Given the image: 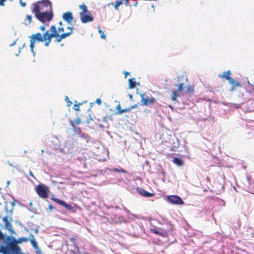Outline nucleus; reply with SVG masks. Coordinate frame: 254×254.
Returning a JSON list of instances; mask_svg holds the SVG:
<instances>
[{
    "mask_svg": "<svg viewBox=\"0 0 254 254\" xmlns=\"http://www.w3.org/2000/svg\"><path fill=\"white\" fill-rule=\"evenodd\" d=\"M0 243L4 245H7L12 246L18 245V239H16L14 236L7 235L4 234L0 229Z\"/></svg>",
    "mask_w": 254,
    "mask_h": 254,
    "instance_id": "f257e3e1",
    "label": "nucleus"
},
{
    "mask_svg": "<svg viewBox=\"0 0 254 254\" xmlns=\"http://www.w3.org/2000/svg\"><path fill=\"white\" fill-rule=\"evenodd\" d=\"M51 199L57 204L62 206L64 208L70 212H75L76 211L77 205L73 202L67 203L62 199L55 197L54 195L52 196Z\"/></svg>",
    "mask_w": 254,
    "mask_h": 254,
    "instance_id": "f03ea898",
    "label": "nucleus"
},
{
    "mask_svg": "<svg viewBox=\"0 0 254 254\" xmlns=\"http://www.w3.org/2000/svg\"><path fill=\"white\" fill-rule=\"evenodd\" d=\"M35 190L40 197L44 199L49 197L50 190L46 185L40 183L35 187Z\"/></svg>",
    "mask_w": 254,
    "mask_h": 254,
    "instance_id": "7ed1b4c3",
    "label": "nucleus"
},
{
    "mask_svg": "<svg viewBox=\"0 0 254 254\" xmlns=\"http://www.w3.org/2000/svg\"><path fill=\"white\" fill-rule=\"evenodd\" d=\"M35 17L43 23L50 22L54 17L53 11V10L41 11L39 14H37Z\"/></svg>",
    "mask_w": 254,
    "mask_h": 254,
    "instance_id": "20e7f679",
    "label": "nucleus"
},
{
    "mask_svg": "<svg viewBox=\"0 0 254 254\" xmlns=\"http://www.w3.org/2000/svg\"><path fill=\"white\" fill-rule=\"evenodd\" d=\"M2 221L4 222V225L0 223V227L1 229H4L9 231L11 235L15 234V231L12 228V225L11 223V220L9 219V216L6 215L3 217Z\"/></svg>",
    "mask_w": 254,
    "mask_h": 254,
    "instance_id": "39448f33",
    "label": "nucleus"
},
{
    "mask_svg": "<svg viewBox=\"0 0 254 254\" xmlns=\"http://www.w3.org/2000/svg\"><path fill=\"white\" fill-rule=\"evenodd\" d=\"M166 200L170 204L174 205H183L184 204V201L182 198L177 195H170L167 196Z\"/></svg>",
    "mask_w": 254,
    "mask_h": 254,
    "instance_id": "423d86ee",
    "label": "nucleus"
},
{
    "mask_svg": "<svg viewBox=\"0 0 254 254\" xmlns=\"http://www.w3.org/2000/svg\"><path fill=\"white\" fill-rule=\"evenodd\" d=\"M0 254H16L15 247L0 243Z\"/></svg>",
    "mask_w": 254,
    "mask_h": 254,
    "instance_id": "0eeeda50",
    "label": "nucleus"
},
{
    "mask_svg": "<svg viewBox=\"0 0 254 254\" xmlns=\"http://www.w3.org/2000/svg\"><path fill=\"white\" fill-rule=\"evenodd\" d=\"M80 20L83 23H87L92 22L94 20V17L90 11L85 13L80 12L79 13Z\"/></svg>",
    "mask_w": 254,
    "mask_h": 254,
    "instance_id": "6e6552de",
    "label": "nucleus"
},
{
    "mask_svg": "<svg viewBox=\"0 0 254 254\" xmlns=\"http://www.w3.org/2000/svg\"><path fill=\"white\" fill-rule=\"evenodd\" d=\"M141 97V102L142 106H150L152 105L155 102V99L151 96L149 98L144 97V94H139Z\"/></svg>",
    "mask_w": 254,
    "mask_h": 254,
    "instance_id": "1a4fd4ad",
    "label": "nucleus"
},
{
    "mask_svg": "<svg viewBox=\"0 0 254 254\" xmlns=\"http://www.w3.org/2000/svg\"><path fill=\"white\" fill-rule=\"evenodd\" d=\"M30 38V44L35 45V43L36 42H43V35H42L40 33H37L35 34H32L30 36H29Z\"/></svg>",
    "mask_w": 254,
    "mask_h": 254,
    "instance_id": "9d476101",
    "label": "nucleus"
},
{
    "mask_svg": "<svg viewBox=\"0 0 254 254\" xmlns=\"http://www.w3.org/2000/svg\"><path fill=\"white\" fill-rule=\"evenodd\" d=\"M63 19L68 24H71L72 20L73 19V14L71 11H67L64 13L63 15Z\"/></svg>",
    "mask_w": 254,
    "mask_h": 254,
    "instance_id": "9b49d317",
    "label": "nucleus"
},
{
    "mask_svg": "<svg viewBox=\"0 0 254 254\" xmlns=\"http://www.w3.org/2000/svg\"><path fill=\"white\" fill-rule=\"evenodd\" d=\"M229 82L231 85V87L230 89L231 92H233L235 90L237 87L242 86L241 83L233 79L232 77L229 80Z\"/></svg>",
    "mask_w": 254,
    "mask_h": 254,
    "instance_id": "f8f14e48",
    "label": "nucleus"
},
{
    "mask_svg": "<svg viewBox=\"0 0 254 254\" xmlns=\"http://www.w3.org/2000/svg\"><path fill=\"white\" fill-rule=\"evenodd\" d=\"M72 33L73 31H70L68 32L63 33L61 35H60L59 33H58V36H57L56 37V41L57 42L60 43L61 42L62 39H65L66 37L69 36L70 35L72 34Z\"/></svg>",
    "mask_w": 254,
    "mask_h": 254,
    "instance_id": "ddd939ff",
    "label": "nucleus"
},
{
    "mask_svg": "<svg viewBox=\"0 0 254 254\" xmlns=\"http://www.w3.org/2000/svg\"><path fill=\"white\" fill-rule=\"evenodd\" d=\"M33 8L32 9V11L33 13L35 14V17L36 16L37 14H39L41 12L40 6L38 3H34L32 4Z\"/></svg>",
    "mask_w": 254,
    "mask_h": 254,
    "instance_id": "4468645a",
    "label": "nucleus"
},
{
    "mask_svg": "<svg viewBox=\"0 0 254 254\" xmlns=\"http://www.w3.org/2000/svg\"><path fill=\"white\" fill-rule=\"evenodd\" d=\"M173 162L174 164L179 167L183 166L184 163L183 160L182 158L178 157H174Z\"/></svg>",
    "mask_w": 254,
    "mask_h": 254,
    "instance_id": "2eb2a0df",
    "label": "nucleus"
},
{
    "mask_svg": "<svg viewBox=\"0 0 254 254\" xmlns=\"http://www.w3.org/2000/svg\"><path fill=\"white\" fill-rule=\"evenodd\" d=\"M231 74V71L228 70L227 71L223 72L222 74H219V77L221 78H224L229 81L232 78V77L230 76Z\"/></svg>",
    "mask_w": 254,
    "mask_h": 254,
    "instance_id": "dca6fc26",
    "label": "nucleus"
},
{
    "mask_svg": "<svg viewBox=\"0 0 254 254\" xmlns=\"http://www.w3.org/2000/svg\"><path fill=\"white\" fill-rule=\"evenodd\" d=\"M39 3L42 4L45 7H50V10H52V3L50 0H42L39 1Z\"/></svg>",
    "mask_w": 254,
    "mask_h": 254,
    "instance_id": "f3484780",
    "label": "nucleus"
},
{
    "mask_svg": "<svg viewBox=\"0 0 254 254\" xmlns=\"http://www.w3.org/2000/svg\"><path fill=\"white\" fill-rule=\"evenodd\" d=\"M136 84L135 78H129L128 79V88L129 89H134Z\"/></svg>",
    "mask_w": 254,
    "mask_h": 254,
    "instance_id": "a211bd4d",
    "label": "nucleus"
},
{
    "mask_svg": "<svg viewBox=\"0 0 254 254\" xmlns=\"http://www.w3.org/2000/svg\"><path fill=\"white\" fill-rule=\"evenodd\" d=\"M43 37L44 41L46 39H52V38H54V37L51 34L49 30H47L45 33H43Z\"/></svg>",
    "mask_w": 254,
    "mask_h": 254,
    "instance_id": "6ab92c4d",
    "label": "nucleus"
},
{
    "mask_svg": "<svg viewBox=\"0 0 254 254\" xmlns=\"http://www.w3.org/2000/svg\"><path fill=\"white\" fill-rule=\"evenodd\" d=\"M32 16L30 15H28L27 14L26 16V18L25 19V21L23 24L27 26H29L31 24V22H32Z\"/></svg>",
    "mask_w": 254,
    "mask_h": 254,
    "instance_id": "aec40b11",
    "label": "nucleus"
},
{
    "mask_svg": "<svg viewBox=\"0 0 254 254\" xmlns=\"http://www.w3.org/2000/svg\"><path fill=\"white\" fill-rule=\"evenodd\" d=\"M74 247L75 249V250L71 251V253L73 254H89L88 253L84 252V253H81L79 251L78 246L76 244L74 245Z\"/></svg>",
    "mask_w": 254,
    "mask_h": 254,
    "instance_id": "412c9836",
    "label": "nucleus"
},
{
    "mask_svg": "<svg viewBox=\"0 0 254 254\" xmlns=\"http://www.w3.org/2000/svg\"><path fill=\"white\" fill-rule=\"evenodd\" d=\"M70 125L72 127L73 131L78 134L79 135L82 133V132L80 128L79 127H76L75 125L73 124V123L70 122Z\"/></svg>",
    "mask_w": 254,
    "mask_h": 254,
    "instance_id": "4be33fe9",
    "label": "nucleus"
},
{
    "mask_svg": "<svg viewBox=\"0 0 254 254\" xmlns=\"http://www.w3.org/2000/svg\"><path fill=\"white\" fill-rule=\"evenodd\" d=\"M50 31L51 34L54 36L55 38L58 36L59 32L57 31V29L55 25H52L50 27Z\"/></svg>",
    "mask_w": 254,
    "mask_h": 254,
    "instance_id": "5701e85b",
    "label": "nucleus"
},
{
    "mask_svg": "<svg viewBox=\"0 0 254 254\" xmlns=\"http://www.w3.org/2000/svg\"><path fill=\"white\" fill-rule=\"evenodd\" d=\"M136 191L141 196H143V197L145 196V193L147 191L143 188H140V187L136 188Z\"/></svg>",
    "mask_w": 254,
    "mask_h": 254,
    "instance_id": "b1692460",
    "label": "nucleus"
},
{
    "mask_svg": "<svg viewBox=\"0 0 254 254\" xmlns=\"http://www.w3.org/2000/svg\"><path fill=\"white\" fill-rule=\"evenodd\" d=\"M179 147V143L178 139H176V141H174L172 146L171 147V150L174 151H176Z\"/></svg>",
    "mask_w": 254,
    "mask_h": 254,
    "instance_id": "393cba45",
    "label": "nucleus"
},
{
    "mask_svg": "<svg viewBox=\"0 0 254 254\" xmlns=\"http://www.w3.org/2000/svg\"><path fill=\"white\" fill-rule=\"evenodd\" d=\"M80 137L85 140L86 143H88L89 142V140L90 139V136L86 133L82 132L80 135Z\"/></svg>",
    "mask_w": 254,
    "mask_h": 254,
    "instance_id": "a878e982",
    "label": "nucleus"
},
{
    "mask_svg": "<svg viewBox=\"0 0 254 254\" xmlns=\"http://www.w3.org/2000/svg\"><path fill=\"white\" fill-rule=\"evenodd\" d=\"M179 96L178 93V91L176 90H173L172 91V94L171 96V100L173 101H175L177 100V98Z\"/></svg>",
    "mask_w": 254,
    "mask_h": 254,
    "instance_id": "bb28decb",
    "label": "nucleus"
},
{
    "mask_svg": "<svg viewBox=\"0 0 254 254\" xmlns=\"http://www.w3.org/2000/svg\"><path fill=\"white\" fill-rule=\"evenodd\" d=\"M151 231L154 234L159 235L161 236H164L165 234L163 232H160L157 228L151 229Z\"/></svg>",
    "mask_w": 254,
    "mask_h": 254,
    "instance_id": "cd10ccee",
    "label": "nucleus"
},
{
    "mask_svg": "<svg viewBox=\"0 0 254 254\" xmlns=\"http://www.w3.org/2000/svg\"><path fill=\"white\" fill-rule=\"evenodd\" d=\"M18 244L29 241L27 237H22L18 239Z\"/></svg>",
    "mask_w": 254,
    "mask_h": 254,
    "instance_id": "c85d7f7f",
    "label": "nucleus"
},
{
    "mask_svg": "<svg viewBox=\"0 0 254 254\" xmlns=\"http://www.w3.org/2000/svg\"><path fill=\"white\" fill-rule=\"evenodd\" d=\"M30 242H31V245L34 249H37L39 248L37 242L36 241V239H32Z\"/></svg>",
    "mask_w": 254,
    "mask_h": 254,
    "instance_id": "c756f323",
    "label": "nucleus"
},
{
    "mask_svg": "<svg viewBox=\"0 0 254 254\" xmlns=\"http://www.w3.org/2000/svg\"><path fill=\"white\" fill-rule=\"evenodd\" d=\"M69 123L70 124V122L73 123V124L75 125V124L77 125H79L81 123V119L79 118H77L76 119H74V120H72L71 119L69 120Z\"/></svg>",
    "mask_w": 254,
    "mask_h": 254,
    "instance_id": "7c9ffc66",
    "label": "nucleus"
},
{
    "mask_svg": "<svg viewBox=\"0 0 254 254\" xmlns=\"http://www.w3.org/2000/svg\"><path fill=\"white\" fill-rule=\"evenodd\" d=\"M15 249L16 254H25V253H22L21 248L19 246L17 245L15 247Z\"/></svg>",
    "mask_w": 254,
    "mask_h": 254,
    "instance_id": "2f4dec72",
    "label": "nucleus"
},
{
    "mask_svg": "<svg viewBox=\"0 0 254 254\" xmlns=\"http://www.w3.org/2000/svg\"><path fill=\"white\" fill-rule=\"evenodd\" d=\"M79 8L80 9L82 10L81 12L85 13L86 12L88 11L89 10L87 9V7L84 4H82L79 5Z\"/></svg>",
    "mask_w": 254,
    "mask_h": 254,
    "instance_id": "473e14b6",
    "label": "nucleus"
},
{
    "mask_svg": "<svg viewBox=\"0 0 254 254\" xmlns=\"http://www.w3.org/2000/svg\"><path fill=\"white\" fill-rule=\"evenodd\" d=\"M111 171L119 172V173H127V172L123 169H118L117 168H114L113 169H111Z\"/></svg>",
    "mask_w": 254,
    "mask_h": 254,
    "instance_id": "72a5a7b5",
    "label": "nucleus"
},
{
    "mask_svg": "<svg viewBox=\"0 0 254 254\" xmlns=\"http://www.w3.org/2000/svg\"><path fill=\"white\" fill-rule=\"evenodd\" d=\"M11 197L13 199V201L10 202V204L11 205V208H13L14 209V207L15 206L16 202H19V201L17 200L16 198H15L13 196L11 195Z\"/></svg>",
    "mask_w": 254,
    "mask_h": 254,
    "instance_id": "f704fd0d",
    "label": "nucleus"
},
{
    "mask_svg": "<svg viewBox=\"0 0 254 254\" xmlns=\"http://www.w3.org/2000/svg\"><path fill=\"white\" fill-rule=\"evenodd\" d=\"M123 0H118L116 1V3L115 4V8L116 10H118L119 6H120L121 4H123Z\"/></svg>",
    "mask_w": 254,
    "mask_h": 254,
    "instance_id": "c9c22d12",
    "label": "nucleus"
},
{
    "mask_svg": "<svg viewBox=\"0 0 254 254\" xmlns=\"http://www.w3.org/2000/svg\"><path fill=\"white\" fill-rule=\"evenodd\" d=\"M98 32L100 34V37L102 39H105L106 35L104 32L100 29V26L98 27Z\"/></svg>",
    "mask_w": 254,
    "mask_h": 254,
    "instance_id": "e433bc0d",
    "label": "nucleus"
},
{
    "mask_svg": "<svg viewBox=\"0 0 254 254\" xmlns=\"http://www.w3.org/2000/svg\"><path fill=\"white\" fill-rule=\"evenodd\" d=\"M157 174H159L160 177H161V176L164 177L165 175V172L162 168L158 169Z\"/></svg>",
    "mask_w": 254,
    "mask_h": 254,
    "instance_id": "4c0bfd02",
    "label": "nucleus"
},
{
    "mask_svg": "<svg viewBox=\"0 0 254 254\" xmlns=\"http://www.w3.org/2000/svg\"><path fill=\"white\" fill-rule=\"evenodd\" d=\"M13 211H14V209L13 208H11V209L10 210H8V212L7 213L6 215L9 216V219H10V220H12L11 216L13 214Z\"/></svg>",
    "mask_w": 254,
    "mask_h": 254,
    "instance_id": "58836bf2",
    "label": "nucleus"
},
{
    "mask_svg": "<svg viewBox=\"0 0 254 254\" xmlns=\"http://www.w3.org/2000/svg\"><path fill=\"white\" fill-rule=\"evenodd\" d=\"M124 208V210L128 214H130L132 216H134V217L135 218H137V216L136 214H133L132 213H131V212L128 210L126 207H123Z\"/></svg>",
    "mask_w": 254,
    "mask_h": 254,
    "instance_id": "ea45409f",
    "label": "nucleus"
},
{
    "mask_svg": "<svg viewBox=\"0 0 254 254\" xmlns=\"http://www.w3.org/2000/svg\"><path fill=\"white\" fill-rule=\"evenodd\" d=\"M65 101L67 103V106L69 107L72 104V102L69 100V99L67 96H65Z\"/></svg>",
    "mask_w": 254,
    "mask_h": 254,
    "instance_id": "a19ab883",
    "label": "nucleus"
},
{
    "mask_svg": "<svg viewBox=\"0 0 254 254\" xmlns=\"http://www.w3.org/2000/svg\"><path fill=\"white\" fill-rule=\"evenodd\" d=\"M184 85L183 83H180L179 85L177 84L175 85V86H178V91L182 92L184 90Z\"/></svg>",
    "mask_w": 254,
    "mask_h": 254,
    "instance_id": "79ce46f5",
    "label": "nucleus"
},
{
    "mask_svg": "<svg viewBox=\"0 0 254 254\" xmlns=\"http://www.w3.org/2000/svg\"><path fill=\"white\" fill-rule=\"evenodd\" d=\"M116 109L117 111L116 114H118V115H121V114H120L119 113V111H122V109H121V105H120L119 102V104L117 106Z\"/></svg>",
    "mask_w": 254,
    "mask_h": 254,
    "instance_id": "37998d69",
    "label": "nucleus"
},
{
    "mask_svg": "<svg viewBox=\"0 0 254 254\" xmlns=\"http://www.w3.org/2000/svg\"><path fill=\"white\" fill-rule=\"evenodd\" d=\"M68 144V143L67 142L65 143V148L66 147V145ZM61 152H62V153H71V152L69 151V150L68 149H67V150H65V148H64L63 149H61Z\"/></svg>",
    "mask_w": 254,
    "mask_h": 254,
    "instance_id": "c03bdc74",
    "label": "nucleus"
},
{
    "mask_svg": "<svg viewBox=\"0 0 254 254\" xmlns=\"http://www.w3.org/2000/svg\"><path fill=\"white\" fill-rule=\"evenodd\" d=\"M154 196V193H151V192H149L148 191H146V193H145V197H147V198H149V197H153Z\"/></svg>",
    "mask_w": 254,
    "mask_h": 254,
    "instance_id": "a18cd8bd",
    "label": "nucleus"
},
{
    "mask_svg": "<svg viewBox=\"0 0 254 254\" xmlns=\"http://www.w3.org/2000/svg\"><path fill=\"white\" fill-rule=\"evenodd\" d=\"M34 47H35V45H33L32 44H30V51H31L32 54H33V56H35V52L34 51Z\"/></svg>",
    "mask_w": 254,
    "mask_h": 254,
    "instance_id": "49530a36",
    "label": "nucleus"
},
{
    "mask_svg": "<svg viewBox=\"0 0 254 254\" xmlns=\"http://www.w3.org/2000/svg\"><path fill=\"white\" fill-rule=\"evenodd\" d=\"M129 111H130V108L128 107V108H125V109H122V111H119V113L121 114H122L123 113H126V112H129Z\"/></svg>",
    "mask_w": 254,
    "mask_h": 254,
    "instance_id": "de8ad7c7",
    "label": "nucleus"
},
{
    "mask_svg": "<svg viewBox=\"0 0 254 254\" xmlns=\"http://www.w3.org/2000/svg\"><path fill=\"white\" fill-rule=\"evenodd\" d=\"M89 118L88 119H87L86 121H85V123L86 124H89L90 123V122L91 121H93V118L92 117L91 114H89Z\"/></svg>",
    "mask_w": 254,
    "mask_h": 254,
    "instance_id": "09e8293b",
    "label": "nucleus"
},
{
    "mask_svg": "<svg viewBox=\"0 0 254 254\" xmlns=\"http://www.w3.org/2000/svg\"><path fill=\"white\" fill-rule=\"evenodd\" d=\"M111 171V169L107 168L105 170H101L100 174L103 175H104L105 173H107L108 171Z\"/></svg>",
    "mask_w": 254,
    "mask_h": 254,
    "instance_id": "8fccbe9b",
    "label": "nucleus"
},
{
    "mask_svg": "<svg viewBox=\"0 0 254 254\" xmlns=\"http://www.w3.org/2000/svg\"><path fill=\"white\" fill-rule=\"evenodd\" d=\"M51 40H52V39H46L45 41H44V42H45V44H44V45L46 47H49V44H50V43L51 42Z\"/></svg>",
    "mask_w": 254,
    "mask_h": 254,
    "instance_id": "3c124183",
    "label": "nucleus"
},
{
    "mask_svg": "<svg viewBox=\"0 0 254 254\" xmlns=\"http://www.w3.org/2000/svg\"><path fill=\"white\" fill-rule=\"evenodd\" d=\"M14 222L16 224L19 226L21 228H23V225L17 220H15Z\"/></svg>",
    "mask_w": 254,
    "mask_h": 254,
    "instance_id": "603ef678",
    "label": "nucleus"
},
{
    "mask_svg": "<svg viewBox=\"0 0 254 254\" xmlns=\"http://www.w3.org/2000/svg\"><path fill=\"white\" fill-rule=\"evenodd\" d=\"M35 226H36L35 229H34L33 228H31V230H33L36 234H38V233H39V226H37V225H35Z\"/></svg>",
    "mask_w": 254,
    "mask_h": 254,
    "instance_id": "864d4df0",
    "label": "nucleus"
},
{
    "mask_svg": "<svg viewBox=\"0 0 254 254\" xmlns=\"http://www.w3.org/2000/svg\"><path fill=\"white\" fill-rule=\"evenodd\" d=\"M79 105H80V104H75L74 105V107H73V109L75 110V111H79L80 109H79Z\"/></svg>",
    "mask_w": 254,
    "mask_h": 254,
    "instance_id": "5fc2aeb1",
    "label": "nucleus"
},
{
    "mask_svg": "<svg viewBox=\"0 0 254 254\" xmlns=\"http://www.w3.org/2000/svg\"><path fill=\"white\" fill-rule=\"evenodd\" d=\"M28 239H29V241H31L32 239H35L34 238V235L32 233H30L29 234V237Z\"/></svg>",
    "mask_w": 254,
    "mask_h": 254,
    "instance_id": "6e6d98bb",
    "label": "nucleus"
},
{
    "mask_svg": "<svg viewBox=\"0 0 254 254\" xmlns=\"http://www.w3.org/2000/svg\"><path fill=\"white\" fill-rule=\"evenodd\" d=\"M19 3L22 7H25L26 6V3L25 2H23L22 0H19Z\"/></svg>",
    "mask_w": 254,
    "mask_h": 254,
    "instance_id": "4d7b16f0",
    "label": "nucleus"
},
{
    "mask_svg": "<svg viewBox=\"0 0 254 254\" xmlns=\"http://www.w3.org/2000/svg\"><path fill=\"white\" fill-rule=\"evenodd\" d=\"M36 254H43V253L39 247L37 249H36Z\"/></svg>",
    "mask_w": 254,
    "mask_h": 254,
    "instance_id": "13d9d810",
    "label": "nucleus"
},
{
    "mask_svg": "<svg viewBox=\"0 0 254 254\" xmlns=\"http://www.w3.org/2000/svg\"><path fill=\"white\" fill-rule=\"evenodd\" d=\"M85 161H86V159H82L81 161V164H82L84 166V168H86V163H85Z\"/></svg>",
    "mask_w": 254,
    "mask_h": 254,
    "instance_id": "bf43d9fd",
    "label": "nucleus"
},
{
    "mask_svg": "<svg viewBox=\"0 0 254 254\" xmlns=\"http://www.w3.org/2000/svg\"><path fill=\"white\" fill-rule=\"evenodd\" d=\"M192 91H193V88H192V87H191L190 86H187V92H190Z\"/></svg>",
    "mask_w": 254,
    "mask_h": 254,
    "instance_id": "052dcab7",
    "label": "nucleus"
},
{
    "mask_svg": "<svg viewBox=\"0 0 254 254\" xmlns=\"http://www.w3.org/2000/svg\"><path fill=\"white\" fill-rule=\"evenodd\" d=\"M17 40H18V38H17V39H16L15 40H14V41L13 42V43H12L11 44H10L9 45V46H10V47H13V46H14V45H15L16 44V42H17Z\"/></svg>",
    "mask_w": 254,
    "mask_h": 254,
    "instance_id": "680f3d73",
    "label": "nucleus"
},
{
    "mask_svg": "<svg viewBox=\"0 0 254 254\" xmlns=\"http://www.w3.org/2000/svg\"><path fill=\"white\" fill-rule=\"evenodd\" d=\"M96 103L98 105H101V103H102V101H101V100L100 98H98V99H96Z\"/></svg>",
    "mask_w": 254,
    "mask_h": 254,
    "instance_id": "e2e57ef3",
    "label": "nucleus"
},
{
    "mask_svg": "<svg viewBox=\"0 0 254 254\" xmlns=\"http://www.w3.org/2000/svg\"><path fill=\"white\" fill-rule=\"evenodd\" d=\"M39 28L42 31H44L46 29V26L44 25H42L40 26Z\"/></svg>",
    "mask_w": 254,
    "mask_h": 254,
    "instance_id": "0e129e2a",
    "label": "nucleus"
},
{
    "mask_svg": "<svg viewBox=\"0 0 254 254\" xmlns=\"http://www.w3.org/2000/svg\"><path fill=\"white\" fill-rule=\"evenodd\" d=\"M57 31L59 33L62 31H64V28L63 27H60L58 28Z\"/></svg>",
    "mask_w": 254,
    "mask_h": 254,
    "instance_id": "69168bd1",
    "label": "nucleus"
},
{
    "mask_svg": "<svg viewBox=\"0 0 254 254\" xmlns=\"http://www.w3.org/2000/svg\"><path fill=\"white\" fill-rule=\"evenodd\" d=\"M123 73L125 74V78H127V76L130 74V72L128 71H123Z\"/></svg>",
    "mask_w": 254,
    "mask_h": 254,
    "instance_id": "338daca9",
    "label": "nucleus"
},
{
    "mask_svg": "<svg viewBox=\"0 0 254 254\" xmlns=\"http://www.w3.org/2000/svg\"><path fill=\"white\" fill-rule=\"evenodd\" d=\"M48 207H49V209L50 210V211H52L53 210H54L55 209V207L52 204H49L48 205Z\"/></svg>",
    "mask_w": 254,
    "mask_h": 254,
    "instance_id": "774afa93",
    "label": "nucleus"
}]
</instances>
